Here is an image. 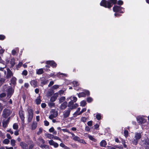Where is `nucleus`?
<instances>
[{"instance_id": "f257e3e1", "label": "nucleus", "mask_w": 149, "mask_h": 149, "mask_svg": "<svg viewBox=\"0 0 149 149\" xmlns=\"http://www.w3.org/2000/svg\"><path fill=\"white\" fill-rule=\"evenodd\" d=\"M117 0H102L100 3V6L110 9L113 5H115L117 3Z\"/></svg>"}, {"instance_id": "f03ea898", "label": "nucleus", "mask_w": 149, "mask_h": 149, "mask_svg": "<svg viewBox=\"0 0 149 149\" xmlns=\"http://www.w3.org/2000/svg\"><path fill=\"white\" fill-rule=\"evenodd\" d=\"M113 10L114 12H118L123 13H124V8L120 6L115 5L113 8Z\"/></svg>"}, {"instance_id": "7ed1b4c3", "label": "nucleus", "mask_w": 149, "mask_h": 149, "mask_svg": "<svg viewBox=\"0 0 149 149\" xmlns=\"http://www.w3.org/2000/svg\"><path fill=\"white\" fill-rule=\"evenodd\" d=\"M28 112L27 121L28 123H30L33 117V111L32 109H31L28 110Z\"/></svg>"}, {"instance_id": "20e7f679", "label": "nucleus", "mask_w": 149, "mask_h": 149, "mask_svg": "<svg viewBox=\"0 0 149 149\" xmlns=\"http://www.w3.org/2000/svg\"><path fill=\"white\" fill-rule=\"evenodd\" d=\"M141 135L140 133H136L134 136L135 139L132 141V143L133 144L136 145L138 143L139 140L141 138Z\"/></svg>"}, {"instance_id": "39448f33", "label": "nucleus", "mask_w": 149, "mask_h": 149, "mask_svg": "<svg viewBox=\"0 0 149 149\" xmlns=\"http://www.w3.org/2000/svg\"><path fill=\"white\" fill-rule=\"evenodd\" d=\"M84 92H81L79 93H77L78 96L79 98L81 97H85L86 95L89 96L90 95V91L87 90H85Z\"/></svg>"}, {"instance_id": "423d86ee", "label": "nucleus", "mask_w": 149, "mask_h": 149, "mask_svg": "<svg viewBox=\"0 0 149 149\" xmlns=\"http://www.w3.org/2000/svg\"><path fill=\"white\" fill-rule=\"evenodd\" d=\"M3 116L4 118H7L10 116L11 113L10 110V109L5 108L3 111Z\"/></svg>"}, {"instance_id": "0eeeda50", "label": "nucleus", "mask_w": 149, "mask_h": 149, "mask_svg": "<svg viewBox=\"0 0 149 149\" xmlns=\"http://www.w3.org/2000/svg\"><path fill=\"white\" fill-rule=\"evenodd\" d=\"M14 92V89L12 87H10L7 90V97L9 98H10L13 94Z\"/></svg>"}, {"instance_id": "6e6552de", "label": "nucleus", "mask_w": 149, "mask_h": 149, "mask_svg": "<svg viewBox=\"0 0 149 149\" xmlns=\"http://www.w3.org/2000/svg\"><path fill=\"white\" fill-rule=\"evenodd\" d=\"M19 117L22 120V123L24 124V112L22 110V109L21 110H19Z\"/></svg>"}, {"instance_id": "1a4fd4ad", "label": "nucleus", "mask_w": 149, "mask_h": 149, "mask_svg": "<svg viewBox=\"0 0 149 149\" xmlns=\"http://www.w3.org/2000/svg\"><path fill=\"white\" fill-rule=\"evenodd\" d=\"M45 63L47 65H49L53 68H56L57 65L56 63L53 60L47 61H46Z\"/></svg>"}, {"instance_id": "9d476101", "label": "nucleus", "mask_w": 149, "mask_h": 149, "mask_svg": "<svg viewBox=\"0 0 149 149\" xmlns=\"http://www.w3.org/2000/svg\"><path fill=\"white\" fill-rule=\"evenodd\" d=\"M7 70V74L6 78L7 79H9L12 76H13V74L12 72L9 68H8Z\"/></svg>"}, {"instance_id": "9b49d317", "label": "nucleus", "mask_w": 149, "mask_h": 149, "mask_svg": "<svg viewBox=\"0 0 149 149\" xmlns=\"http://www.w3.org/2000/svg\"><path fill=\"white\" fill-rule=\"evenodd\" d=\"M71 109L70 108H68L67 110H65L63 114V117L64 118H68L69 116Z\"/></svg>"}, {"instance_id": "f8f14e48", "label": "nucleus", "mask_w": 149, "mask_h": 149, "mask_svg": "<svg viewBox=\"0 0 149 149\" xmlns=\"http://www.w3.org/2000/svg\"><path fill=\"white\" fill-rule=\"evenodd\" d=\"M58 94L57 93H54L53 95L51 97L50 99V101L52 102L55 101L56 100L58 96Z\"/></svg>"}, {"instance_id": "ddd939ff", "label": "nucleus", "mask_w": 149, "mask_h": 149, "mask_svg": "<svg viewBox=\"0 0 149 149\" xmlns=\"http://www.w3.org/2000/svg\"><path fill=\"white\" fill-rule=\"evenodd\" d=\"M16 80L17 79L14 77H13L10 80L11 83H10V84L11 85V84H12L13 85V87L14 88L16 85Z\"/></svg>"}, {"instance_id": "4468645a", "label": "nucleus", "mask_w": 149, "mask_h": 149, "mask_svg": "<svg viewBox=\"0 0 149 149\" xmlns=\"http://www.w3.org/2000/svg\"><path fill=\"white\" fill-rule=\"evenodd\" d=\"M30 84L34 88H36L38 86V81L36 79L31 80L30 82Z\"/></svg>"}, {"instance_id": "2eb2a0df", "label": "nucleus", "mask_w": 149, "mask_h": 149, "mask_svg": "<svg viewBox=\"0 0 149 149\" xmlns=\"http://www.w3.org/2000/svg\"><path fill=\"white\" fill-rule=\"evenodd\" d=\"M19 145L23 149H27L28 148V145L24 142H21Z\"/></svg>"}, {"instance_id": "dca6fc26", "label": "nucleus", "mask_w": 149, "mask_h": 149, "mask_svg": "<svg viewBox=\"0 0 149 149\" xmlns=\"http://www.w3.org/2000/svg\"><path fill=\"white\" fill-rule=\"evenodd\" d=\"M67 102L65 101L62 103L60 106V109L61 110L65 109L67 107Z\"/></svg>"}, {"instance_id": "f3484780", "label": "nucleus", "mask_w": 149, "mask_h": 149, "mask_svg": "<svg viewBox=\"0 0 149 149\" xmlns=\"http://www.w3.org/2000/svg\"><path fill=\"white\" fill-rule=\"evenodd\" d=\"M72 135L73 137L72 138L73 140L75 141H77L78 142H79L80 141L81 139L78 136H75L74 134L72 133Z\"/></svg>"}, {"instance_id": "a211bd4d", "label": "nucleus", "mask_w": 149, "mask_h": 149, "mask_svg": "<svg viewBox=\"0 0 149 149\" xmlns=\"http://www.w3.org/2000/svg\"><path fill=\"white\" fill-rule=\"evenodd\" d=\"M40 81L41 84L43 85L47 84L48 83V80L45 78H44L43 79H41Z\"/></svg>"}, {"instance_id": "6ab92c4d", "label": "nucleus", "mask_w": 149, "mask_h": 149, "mask_svg": "<svg viewBox=\"0 0 149 149\" xmlns=\"http://www.w3.org/2000/svg\"><path fill=\"white\" fill-rule=\"evenodd\" d=\"M138 120L139 121V123L141 124L144 123L146 121V119L142 117L139 118Z\"/></svg>"}, {"instance_id": "aec40b11", "label": "nucleus", "mask_w": 149, "mask_h": 149, "mask_svg": "<svg viewBox=\"0 0 149 149\" xmlns=\"http://www.w3.org/2000/svg\"><path fill=\"white\" fill-rule=\"evenodd\" d=\"M44 72L43 69L42 68H40L36 70V73L38 75H40L42 74Z\"/></svg>"}, {"instance_id": "412c9836", "label": "nucleus", "mask_w": 149, "mask_h": 149, "mask_svg": "<svg viewBox=\"0 0 149 149\" xmlns=\"http://www.w3.org/2000/svg\"><path fill=\"white\" fill-rule=\"evenodd\" d=\"M10 63L11 65L10 67L13 68L15 65V61L13 58H11L10 59Z\"/></svg>"}, {"instance_id": "4be33fe9", "label": "nucleus", "mask_w": 149, "mask_h": 149, "mask_svg": "<svg viewBox=\"0 0 149 149\" xmlns=\"http://www.w3.org/2000/svg\"><path fill=\"white\" fill-rule=\"evenodd\" d=\"M88 138L91 140L93 141L95 143H96L97 142V140L95 138H94L93 136L90 135L88 134Z\"/></svg>"}, {"instance_id": "5701e85b", "label": "nucleus", "mask_w": 149, "mask_h": 149, "mask_svg": "<svg viewBox=\"0 0 149 149\" xmlns=\"http://www.w3.org/2000/svg\"><path fill=\"white\" fill-rule=\"evenodd\" d=\"M37 126V123L36 122H33L31 126V130H35Z\"/></svg>"}, {"instance_id": "b1692460", "label": "nucleus", "mask_w": 149, "mask_h": 149, "mask_svg": "<svg viewBox=\"0 0 149 149\" xmlns=\"http://www.w3.org/2000/svg\"><path fill=\"white\" fill-rule=\"evenodd\" d=\"M107 145V142L106 141L104 140L102 141L100 143V146L102 147H105Z\"/></svg>"}, {"instance_id": "393cba45", "label": "nucleus", "mask_w": 149, "mask_h": 149, "mask_svg": "<svg viewBox=\"0 0 149 149\" xmlns=\"http://www.w3.org/2000/svg\"><path fill=\"white\" fill-rule=\"evenodd\" d=\"M5 79L3 78H0V86L5 82Z\"/></svg>"}, {"instance_id": "a878e982", "label": "nucleus", "mask_w": 149, "mask_h": 149, "mask_svg": "<svg viewBox=\"0 0 149 149\" xmlns=\"http://www.w3.org/2000/svg\"><path fill=\"white\" fill-rule=\"evenodd\" d=\"M65 99V97L62 96L59 99V103H61L64 101Z\"/></svg>"}, {"instance_id": "bb28decb", "label": "nucleus", "mask_w": 149, "mask_h": 149, "mask_svg": "<svg viewBox=\"0 0 149 149\" xmlns=\"http://www.w3.org/2000/svg\"><path fill=\"white\" fill-rule=\"evenodd\" d=\"M9 142L10 140L7 139H4L3 141V143L5 144H8L9 143Z\"/></svg>"}, {"instance_id": "cd10ccee", "label": "nucleus", "mask_w": 149, "mask_h": 149, "mask_svg": "<svg viewBox=\"0 0 149 149\" xmlns=\"http://www.w3.org/2000/svg\"><path fill=\"white\" fill-rule=\"evenodd\" d=\"M86 104V102L84 100L80 102V106L82 107L85 106Z\"/></svg>"}, {"instance_id": "c85d7f7f", "label": "nucleus", "mask_w": 149, "mask_h": 149, "mask_svg": "<svg viewBox=\"0 0 149 149\" xmlns=\"http://www.w3.org/2000/svg\"><path fill=\"white\" fill-rule=\"evenodd\" d=\"M93 100V99L91 97H88L86 98V101L89 103L92 102Z\"/></svg>"}, {"instance_id": "c756f323", "label": "nucleus", "mask_w": 149, "mask_h": 149, "mask_svg": "<svg viewBox=\"0 0 149 149\" xmlns=\"http://www.w3.org/2000/svg\"><path fill=\"white\" fill-rule=\"evenodd\" d=\"M19 128V126L17 123H15L13 125V128L14 130H17Z\"/></svg>"}, {"instance_id": "7c9ffc66", "label": "nucleus", "mask_w": 149, "mask_h": 149, "mask_svg": "<svg viewBox=\"0 0 149 149\" xmlns=\"http://www.w3.org/2000/svg\"><path fill=\"white\" fill-rule=\"evenodd\" d=\"M96 118L98 120H100L101 119V116L100 113H98L96 116Z\"/></svg>"}, {"instance_id": "2f4dec72", "label": "nucleus", "mask_w": 149, "mask_h": 149, "mask_svg": "<svg viewBox=\"0 0 149 149\" xmlns=\"http://www.w3.org/2000/svg\"><path fill=\"white\" fill-rule=\"evenodd\" d=\"M48 105L50 107L52 108L55 107V104L52 102H50L48 103Z\"/></svg>"}, {"instance_id": "473e14b6", "label": "nucleus", "mask_w": 149, "mask_h": 149, "mask_svg": "<svg viewBox=\"0 0 149 149\" xmlns=\"http://www.w3.org/2000/svg\"><path fill=\"white\" fill-rule=\"evenodd\" d=\"M11 145L13 146H14L15 145V141L14 139H12L10 141Z\"/></svg>"}, {"instance_id": "72a5a7b5", "label": "nucleus", "mask_w": 149, "mask_h": 149, "mask_svg": "<svg viewBox=\"0 0 149 149\" xmlns=\"http://www.w3.org/2000/svg\"><path fill=\"white\" fill-rule=\"evenodd\" d=\"M41 100L40 98H37L36 100V102L37 104L39 105L40 104Z\"/></svg>"}, {"instance_id": "f704fd0d", "label": "nucleus", "mask_w": 149, "mask_h": 149, "mask_svg": "<svg viewBox=\"0 0 149 149\" xmlns=\"http://www.w3.org/2000/svg\"><path fill=\"white\" fill-rule=\"evenodd\" d=\"M78 106V104H77V103H75L74 104V105H73V106H72V107H70V109L72 110V109H74L76 108Z\"/></svg>"}, {"instance_id": "c9c22d12", "label": "nucleus", "mask_w": 149, "mask_h": 149, "mask_svg": "<svg viewBox=\"0 0 149 149\" xmlns=\"http://www.w3.org/2000/svg\"><path fill=\"white\" fill-rule=\"evenodd\" d=\"M23 64L22 62H19L17 65H16V67L17 69L19 68Z\"/></svg>"}, {"instance_id": "e433bc0d", "label": "nucleus", "mask_w": 149, "mask_h": 149, "mask_svg": "<svg viewBox=\"0 0 149 149\" xmlns=\"http://www.w3.org/2000/svg\"><path fill=\"white\" fill-rule=\"evenodd\" d=\"M47 137L49 139H52L54 138V135L50 134H48L47 135Z\"/></svg>"}, {"instance_id": "4c0bfd02", "label": "nucleus", "mask_w": 149, "mask_h": 149, "mask_svg": "<svg viewBox=\"0 0 149 149\" xmlns=\"http://www.w3.org/2000/svg\"><path fill=\"white\" fill-rule=\"evenodd\" d=\"M87 118H86L85 117H82L81 118V120L84 123H85L86 122L87 120Z\"/></svg>"}, {"instance_id": "58836bf2", "label": "nucleus", "mask_w": 149, "mask_h": 149, "mask_svg": "<svg viewBox=\"0 0 149 149\" xmlns=\"http://www.w3.org/2000/svg\"><path fill=\"white\" fill-rule=\"evenodd\" d=\"M124 136L126 137H127L128 136L129 132L128 131H127V130H125L124 132Z\"/></svg>"}, {"instance_id": "ea45409f", "label": "nucleus", "mask_w": 149, "mask_h": 149, "mask_svg": "<svg viewBox=\"0 0 149 149\" xmlns=\"http://www.w3.org/2000/svg\"><path fill=\"white\" fill-rule=\"evenodd\" d=\"M144 144L146 145H149V139H146L144 140Z\"/></svg>"}, {"instance_id": "a19ab883", "label": "nucleus", "mask_w": 149, "mask_h": 149, "mask_svg": "<svg viewBox=\"0 0 149 149\" xmlns=\"http://www.w3.org/2000/svg\"><path fill=\"white\" fill-rule=\"evenodd\" d=\"M6 36L3 35H0V40H3L6 38Z\"/></svg>"}, {"instance_id": "79ce46f5", "label": "nucleus", "mask_w": 149, "mask_h": 149, "mask_svg": "<svg viewBox=\"0 0 149 149\" xmlns=\"http://www.w3.org/2000/svg\"><path fill=\"white\" fill-rule=\"evenodd\" d=\"M117 3V4L119 6H121L123 4V1L121 0H119L118 1Z\"/></svg>"}, {"instance_id": "37998d69", "label": "nucleus", "mask_w": 149, "mask_h": 149, "mask_svg": "<svg viewBox=\"0 0 149 149\" xmlns=\"http://www.w3.org/2000/svg\"><path fill=\"white\" fill-rule=\"evenodd\" d=\"M74 103V102L72 100L69 102L68 105V107H72L73 106Z\"/></svg>"}, {"instance_id": "c03bdc74", "label": "nucleus", "mask_w": 149, "mask_h": 149, "mask_svg": "<svg viewBox=\"0 0 149 149\" xmlns=\"http://www.w3.org/2000/svg\"><path fill=\"white\" fill-rule=\"evenodd\" d=\"M86 110V108H83L82 109L81 111H80L78 113V115H80L83 112L85 111Z\"/></svg>"}, {"instance_id": "a18cd8bd", "label": "nucleus", "mask_w": 149, "mask_h": 149, "mask_svg": "<svg viewBox=\"0 0 149 149\" xmlns=\"http://www.w3.org/2000/svg\"><path fill=\"white\" fill-rule=\"evenodd\" d=\"M6 96V94L4 93H3L0 94V97L1 98L5 97Z\"/></svg>"}, {"instance_id": "49530a36", "label": "nucleus", "mask_w": 149, "mask_h": 149, "mask_svg": "<svg viewBox=\"0 0 149 149\" xmlns=\"http://www.w3.org/2000/svg\"><path fill=\"white\" fill-rule=\"evenodd\" d=\"M87 124L88 126H92L93 125V121L91 120L88 121L87 123Z\"/></svg>"}, {"instance_id": "de8ad7c7", "label": "nucleus", "mask_w": 149, "mask_h": 149, "mask_svg": "<svg viewBox=\"0 0 149 149\" xmlns=\"http://www.w3.org/2000/svg\"><path fill=\"white\" fill-rule=\"evenodd\" d=\"M40 147L42 148H49V146H47L46 145H45V144H44L43 145H41L40 146Z\"/></svg>"}, {"instance_id": "09e8293b", "label": "nucleus", "mask_w": 149, "mask_h": 149, "mask_svg": "<svg viewBox=\"0 0 149 149\" xmlns=\"http://www.w3.org/2000/svg\"><path fill=\"white\" fill-rule=\"evenodd\" d=\"M8 123H7L6 122H5L4 121H3L2 122V126L4 127H6L7 126Z\"/></svg>"}, {"instance_id": "8fccbe9b", "label": "nucleus", "mask_w": 149, "mask_h": 149, "mask_svg": "<svg viewBox=\"0 0 149 149\" xmlns=\"http://www.w3.org/2000/svg\"><path fill=\"white\" fill-rule=\"evenodd\" d=\"M28 74V72L26 70H24L22 72V74L23 75H24L25 76H26Z\"/></svg>"}, {"instance_id": "3c124183", "label": "nucleus", "mask_w": 149, "mask_h": 149, "mask_svg": "<svg viewBox=\"0 0 149 149\" xmlns=\"http://www.w3.org/2000/svg\"><path fill=\"white\" fill-rule=\"evenodd\" d=\"M71 100L73 101L74 102H75L77 100V98L76 97H72V99H71Z\"/></svg>"}, {"instance_id": "603ef678", "label": "nucleus", "mask_w": 149, "mask_h": 149, "mask_svg": "<svg viewBox=\"0 0 149 149\" xmlns=\"http://www.w3.org/2000/svg\"><path fill=\"white\" fill-rule=\"evenodd\" d=\"M55 142L53 140H50L49 141V143L50 145L53 146Z\"/></svg>"}, {"instance_id": "864d4df0", "label": "nucleus", "mask_w": 149, "mask_h": 149, "mask_svg": "<svg viewBox=\"0 0 149 149\" xmlns=\"http://www.w3.org/2000/svg\"><path fill=\"white\" fill-rule=\"evenodd\" d=\"M53 139H54L58 140L61 141H62V140H61V139L59 137H58L56 136H54V137Z\"/></svg>"}, {"instance_id": "5fc2aeb1", "label": "nucleus", "mask_w": 149, "mask_h": 149, "mask_svg": "<svg viewBox=\"0 0 149 149\" xmlns=\"http://www.w3.org/2000/svg\"><path fill=\"white\" fill-rule=\"evenodd\" d=\"M42 129L41 128H40L39 129V131L37 132V134L38 135H39L42 132Z\"/></svg>"}, {"instance_id": "6e6d98bb", "label": "nucleus", "mask_w": 149, "mask_h": 149, "mask_svg": "<svg viewBox=\"0 0 149 149\" xmlns=\"http://www.w3.org/2000/svg\"><path fill=\"white\" fill-rule=\"evenodd\" d=\"M85 130L87 132H90V128L88 126H86L85 127Z\"/></svg>"}, {"instance_id": "4d7b16f0", "label": "nucleus", "mask_w": 149, "mask_h": 149, "mask_svg": "<svg viewBox=\"0 0 149 149\" xmlns=\"http://www.w3.org/2000/svg\"><path fill=\"white\" fill-rule=\"evenodd\" d=\"M44 125L45 126H48L49 125V123L47 120L44 121Z\"/></svg>"}, {"instance_id": "13d9d810", "label": "nucleus", "mask_w": 149, "mask_h": 149, "mask_svg": "<svg viewBox=\"0 0 149 149\" xmlns=\"http://www.w3.org/2000/svg\"><path fill=\"white\" fill-rule=\"evenodd\" d=\"M80 143H82L84 144H86V142L85 141V140L83 139H81L79 142Z\"/></svg>"}, {"instance_id": "bf43d9fd", "label": "nucleus", "mask_w": 149, "mask_h": 149, "mask_svg": "<svg viewBox=\"0 0 149 149\" xmlns=\"http://www.w3.org/2000/svg\"><path fill=\"white\" fill-rule=\"evenodd\" d=\"M5 51V50L3 49L2 47L0 46V54H3Z\"/></svg>"}, {"instance_id": "052dcab7", "label": "nucleus", "mask_w": 149, "mask_h": 149, "mask_svg": "<svg viewBox=\"0 0 149 149\" xmlns=\"http://www.w3.org/2000/svg\"><path fill=\"white\" fill-rule=\"evenodd\" d=\"M59 88V86L57 85H55L52 86V88L54 89H56Z\"/></svg>"}, {"instance_id": "680f3d73", "label": "nucleus", "mask_w": 149, "mask_h": 149, "mask_svg": "<svg viewBox=\"0 0 149 149\" xmlns=\"http://www.w3.org/2000/svg\"><path fill=\"white\" fill-rule=\"evenodd\" d=\"M4 68H2L1 67L0 68V70L3 71L5 75L6 73V72L5 70H4Z\"/></svg>"}, {"instance_id": "e2e57ef3", "label": "nucleus", "mask_w": 149, "mask_h": 149, "mask_svg": "<svg viewBox=\"0 0 149 149\" xmlns=\"http://www.w3.org/2000/svg\"><path fill=\"white\" fill-rule=\"evenodd\" d=\"M54 130V129L53 127H51L49 130V131L50 132H53Z\"/></svg>"}, {"instance_id": "0e129e2a", "label": "nucleus", "mask_w": 149, "mask_h": 149, "mask_svg": "<svg viewBox=\"0 0 149 149\" xmlns=\"http://www.w3.org/2000/svg\"><path fill=\"white\" fill-rule=\"evenodd\" d=\"M54 117V115L51 114L49 116V118L51 120H52Z\"/></svg>"}, {"instance_id": "69168bd1", "label": "nucleus", "mask_w": 149, "mask_h": 149, "mask_svg": "<svg viewBox=\"0 0 149 149\" xmlns=\"http://www.w3.org/2000/svg\"><path fill=\"white\" fill-rule=\"evenodd\" d=\"M41 106L43 108H45L46 106V104L45 103H42L41 104Z\"/></svg>"}, {"instance_id": "338daca9", "label": "nucleus", "mask_w": 149, "mask_h": 149, "mask_svg": "<svg viewBox=\"0 0 149 149\" xmlns=\"http://www.w3.org/2000/svg\"><path fill=\"white\" fill-rule=\"evenodd\" d=\"M24 87L26 88H27L29 86V84L28 83H25L24 84Z\"/></svg>"}, {"instance_id": "774afa93", "label": "nucleus", "mask_w": 149, "mask_h": 149, "mask_svg": "<svg viewBox=\"0 0 149 149\" xmlns=\"http://www.w3.org/2000/svg\"><path fill=\"white\" fill-rule=\"evenodd\" d=\"M16 51L15 50H14V49L11 52L13 56L15 55L16 54Z\"/></svg>"}]
</instances>
